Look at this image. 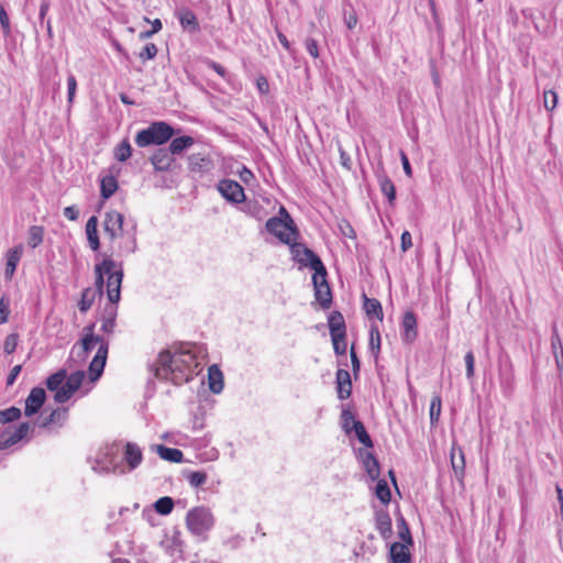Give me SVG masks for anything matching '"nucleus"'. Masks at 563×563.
<instances>
[{"label": "nucleus", "mask_w": 563, "mask_h": 563, "mask_svg": "<svg viewBox=\"0 0 563 563\" xmlns=\"http://www.w3.org/2000/svg\"><path fill=\"white\" fill-rule=\"evenodd\" d=\"M451 462H452V467L455 472V474L459 476H463L464 475V470H465V459H464V454L462 451H460V456L459 459H456V456L454 455V453L451 454Z\"/></svg>", "instance_id": "obj_51"}, {"label": "nucleus", "mask_w": 563, "mask_h": 563, "mask_svg": "<svg viewBox=\"0 0 563 563\" xmlns=\"http://www.w3.org/2000/svg\"><path fill=\"white\" fill-rule=\"evenodd\" d=\"M376 497L382 501V504L387 505L390 503L391 499V493L389 489V486L385 479H379L377 482L376 488H375Z\"/></svg>", "instance_id": "obj_45"}, {"label": "nucleus", "mask_w": 563, "mask_h": 563, "mask_svg": "<svg viewBox=\"0 0 563 563\" xmlns=\"http://www.w3.org/2000/svg\"><path fill=\"white\" fill-rule=\"evenodd\" d=\"M377 179L380 191L387 197L388 203L394 206L396 201V187L393 180L384 172L377 173Z\"/></svg>", "instance_id": "obj_26"}, {"label": "nucleus", "mask_w": 563, "mask_h": 563, "mask_svg": "<svg viewBox=\"0 0 563 563\" xmlns=\"http://www.w3.org/2000/svg\"><path fill=\"white\" fill-rule=\"evenodd\" d=\"M345 336L346 335H342L339 338L336 335L334 336H331V340H332V344H333V350H334V353L336 355H343L346 353V342H345Z\"/></svg>", "instance_id": "obj_55"}, {"label": "nucleus", "mask_w": 563, "mask_h": 563, "mask_svg": "<svg viewBox=\"0 0 563 563\" xmlns=\"http://www.w3.org/2000/svg\"><path fill=\"white\" fill-rule=\"evenodd\" d=\"M208 383L209 389L213 394H220L223 390V374L218 367V365L213 364L208 368Z\"/></svg>", "instance_id": "obj_27"}, {"label": "nucleus", "mask_w": 563, "mask_h": 563, "mask_svg": "<svg viewBox=\"0 0 563 563\" xmlns=\"http://www.w3.org/2000/svg\"><path fill=\"white\" fill-rule=\"evenodd\" d=\"M173 156L174 154H172L169 150L158 148L151 156V163L153 164L155 170L167 172L172 168L175 162Z\"/></svg>", "instance_id": "obj_19"}, {"label": "nucleus", "mask_w": 563, "mask_h": 563, "mask_svg": "<svg viewBox=\"0 0 563 563\" xmlns=\"http://www.w3.org/2000/svg\"><path fill=\"white\" fill-rule=\"evenodd\" d=\"M343 22L349 30H352L357 24V14L355 9L350 2H344L342 5Z\"/></svg>", "instance_id": "obj_38"}, {"label": "nucleus", "mask_w": 563, "mask_h": 563, "mask_svg": "<svg viewBox=\"0 0 563 563\" xmlns=\"http://www.w3.org/2000/svg\"><path fill=\"white\" fill-rule=\"evenodd\" d=\"M132 155V147L128 139H123L114 148V157L119 162H125Z\"/></svg>", "instance_id": "obj_43"}, {"label": "nucleus", "mask_w": 563, "mask_h": 563, "mask_svg": "<svg viewBox=\"0 0 563 563\" xmlns=\"http://www.w3.org/2000/svg\"><path fill=\"white\" fill-rule=\"evenodd\" d=\"M118 264L110 257L107 256L103 258V261L95 266V274H96V280H95V287L92 288V291H95L99 298L103 295V287H104V275H108L112 269L117 268Z\"/></svg>", "instance_id": "obj_11"}, {"label": "nucleus", "mask_w": 563, "mask_h": 563, "mask_svg": "<svg viewBox=\"0 0 563 563\" xmlns=\"http://www.w3.org/2000/svg\"><path fill=\"white\" fill-rule=\"evenodd\" d=\"M107 280V296L111 303H118L121 298V284L123 279L122 264H119V269H112L108 273Z\"/></svg>", "instance_id": "obj_10"}, {"label": "nucleus", "mask_w": 563, "mask_h": 563, "mask_svg": "<svg viewBox=\"0 0 563 563\" xmlns=\"http://www.w3.org/2000/svg\"><path fill=\"white\" fill-rule=\"evenodd\" d=\"M44 238V229L41 225H32L29 230V245L32 249L37 247Z\"/></svg>", "instance_id": "obj_46"}, {"label": "nucleus", "mask_w": 563, "mask_h": 563, "mask_svg": "<svg viewBox=\"0 0 563 563\" xmlns=\"http://www.w3.org/2000/svg\"><path fill=\"white\" fill-rule=\"evenodd\" d=\"M217 190L228 202L233 205L241 203L246 198L243 187L233 179H221L217 184Z\"/></svg>", "instance_id": "obj_9"}, {"label": "nucleus", "mask_w": 563, "mask_h": 563, "mask_svg": "<svg viewBox=\"0 0 563 563\" xmlns=\"http://www.w3.org/2000/svg\"><path fill=\"white\" fill-rule=\"evenodd\" d=\"M97 297L98 295L95 291H92V287L85 288L81 292V298L78 302V308L80 312H87L93 305V301L96 300Z\"/></svg>", "instance_id": "obj_40"}, {"label": "nucleus", "mask_w": 563, "mask_h": 563, "mask_svg": "<svg viewBox=\"0 0 563 563\" xmlns=\"http://www.w3.org/2000/svg\"><path fill=\"white\" fill-rule=\"evenodd\" d=\"M206 64L209 68L213 69L222 78L227 77V74H228L227 69L219 63L211 60V59H207Z\"/></svg>", "instance_id": "obj_62"}, {"label": "nucleus", "mask_w": 563, "mask_h": 563, "mask_svg": "<svg viewBox=\"0 0 563 563\" xmlns=\"http://www.w3.org/2000/svg\"><path fill=\"white\" fill-rule=\"evenodd\" d=\"M375 528L384 540L391 538V518L386 509L375 508Z\"/></svg>", "instance_id": "obj_16"}, {"label": "nucleus", "mask_w": 563, "mask_h": 563, "mask_svg": "<svg viewBox=\"0 0 563 563\" xmlns=\"http://www.w3.org/2000/svg\"><path fill=\"white\" fill-rule=\"evenodd\" d=\"M66 377H67V372L64 368L52 374L51 376H48L46 378L47 389L51 391L57 393V390L63 386V383L65 382Z\"/></svg>", "instance_id": "obj_37"}, {"label": "nucleus", "mask_w": 563, "mask_h": 563, "mask_svg": "<svg viewBox=\"0 0 563 563\" xmlns=\"http://www.w3.org/2000/svg\"><path fill=\"white\" fill-rule=\"evenodd\" d=\"M207 478H208L207 474L205 472H200V471L191 472L187 476V479L192 487L202 486L203 484H206Z\"/></svg>", "instance_id": "obj_49"}, {"label": "nucleus", "mask_w": 563, "mask_h": 563, "mask_svg": "<svg viewBox=\"0 0 563 563\" xmlns=\"http://www.w3.org/2000/svg\"><path fill=\"white\" fill-rule=\"evenodd\" d=\"M498 379L503 394L510 397L515 389V374L511 360L507 354L498 356Z\"/></svg>", "instance_id": "obj_7"}, {"label": "nucleus", "mask_w": 563, "mask_h": 563, "mask_svg": "<svg viewBox=\"0 0 563 563\" xmlns=\"http://www.w3.org/2000/svg\"><path fill=\"white\" fill-rule=\"evenodd\" d=\"M363 465L372 481H375L379 477L380 467L378 460L371 452H367L363 457Z\"/></svg>", "instance_id": "obj_34"}, {"label": "nucleus", "mask_w": 563, "mask_h": 563, "mask_svg": "<svg viewBox=\"0 0 563 563\" xmlns=\"http://www.w3.org/2000/svg\"><path fill=\"white\" fill-rule=\"evenodd\" d=\"M124 216L115 210L106 212L103 231H123Z\"/></svg>", "instance_id": "obj_28"}, {"label": "nucleus", "mask_w": 563, "mask_h": 563, "mask_svg": "<svg viewBox=\"0 0 563 563\" xmlns=\"http://www.w3.org/2000/svg\"><path fill=\"white\" fill-rule=\"evenodd\" d=\"M305 45L310 56H312L313 58L319 57L318 42L314 38L308 37L305 42Z\"/></svg>", "instance_id": "obj_59"}, {"label": "nucleus", "mask_w": 563, "mask_h": 563, "mask_svg": "<svg viewBox=\"0 0 563 563\" xmlns=\"http://www.w3.org/2000/svg\"><path fill=\"white\" fill-rule=\"evenodd\" d=\"M31 430L30 422H22L13 432L0 434V451L7 450L24 439Z\"/></svg>", "instance_id": "obj_15"}, {"label": "nucleus", "mask_w": 563, "mask_h": 563, "mask_svg": "<svg viewBox=\"0 0 563 563\" xmlns=\"http://www.w3.org/2000/svg\"><path fill=\"white\" fill-rule=\"evenodd\" d=\"M352 430L355 432V435L357 440L365 446V448H373L374 443L372 438L369 437L368 432L366 431L364 424L362 421H354V424L352 426Z\"/></svg>", "instance_id": "obj_39"}, {"label": "nucleus", "mask_w": 563, "mask_h": 563, "mask_svg": "<svg viewBox=\"0 0 563 563\" xmlns=\"http://www.w3.org/2000/svg\"><path fill=\"white\" fill-rule=\"evenodd\" d=\"M551 350L560 377L563 376V343L555 327L551 335Z\"/></svg>", "instance_id": "obj_22"}, {"label": "nucleus", "mask_w": 563, "mask_h": 563, "mask_svg": "<svg viewBox=\"0 0 563 563\" xmlns=\"http://www.w3.org/2000/svg\"><path fill=\"white\" fill-rule=\"evenodd\" d=\"M195 143L194 137L188 135H183L179 137H175L172 140L169 144V152L174 155H180L183 152L188 150Z\"/></svg>", "instance_id": "obj_33"}, {"label": "nucleus", "mask_w": 563, "mask_h": 563, "mask_svg": "<svg viewBox=\"0 0 563 563\" xmlns=\"http://www.w3.org/2000/svg\"><path fill=\"white\" fill-rule=\"evenodd\" d=\"M407 543L394 542L389 548V556L393 563H411V555Z\"/></svg>", "instance_id": "obj_23"}, {"label": "nucleus", "mask_w": 563, "mask_h": 563, "mask_svg": "<svg viewBox=\"0 0 563 563\" xmlns=\"http://www.w3.org/2000/svg\"><path fill=\"white\" fill-rule=\"evenodd\" d=\"M397 528H398V536L401 539V541L409 545H412L413 540L411 537V532H410L409 526L402 515H399V517L397 518Z\"/></svg>", "instance_id": "obj_42"}, {"label": "nucleus", "mask_w": 563, "mask_h": 563, "mask_svg": "<svg viewBox=\"0 0 563 563\" xmlns=\"http://www.w3.org/2000/svg\"><path fill=\"white\" fill-rule=\"evenodd\" d=\"M306 253L310 257V268L314 271L312 284L316 300L320 303L322 309H329L332 305V292L327 280V268L314 252L307 251Z\"/></svg>", "instance_id": "obj_3"}, {"label": "nucleus", "mask_w": 563, "mask_h": 563, "mask_svg": "<svg viewBox=\"0 0 563 563\" xmlns=\"http://www.w3.org/2000/svg\"><path fill=\"white\" fill-rule=\"evenodd\" d=\"M442 399L440 395H434L430 404V422L435 424L441 415Z\"/></svg>", "instance_id": "obj_47"}, {"label": "nucleus", "mask_w": 563, "mask_h": 563, "mask_svg": "<svg viewBox=\"0 0 563 563\" xmlns=\"http://www.w3.org/2000/svg\"><path fill=\"white\" fill-rule=\"evenodd\" d=\"M122 460L128 464L126 473L135 470L143 460V454L140 446L135 443L128 442L125 444L124 457Z\"/></svg>", "instance_id": "obj_21"}, {"label": "nucleus", "mask_w": 563, "mask_h": 563, "mask_svg": "<svg viewBox=\"0 0 563 563\" xmlns=\"http://www.w3.org/2000/svg\"><path fill=\"white\" fill-rule=\"evenodd\" d=\"M350 355H351V364H352L353 374L355 377H357L360 369H361V362H360V358L354 350V345H352V347H351Z\"/></svg>", "instance_id": "obj_60"}, {"label": "nucleus", "mask_w": 563, "mask_h": 563, "mask_svg": "<svg viewBox=\"0 0 563 563\" xmlns=\"http://www.w3.org/2000/svg\"><path fill=\"white\" fill-rule=\"evenodd\" d=\"M288 245L290 246V252L294 256V260L303 266L310 267V257L307 255L306 252L307 251L313 252V251L311 249L307 247L302 243L290 242Z\"/></svg>", "instance_id": "obj_31"}, {"label": "nucleus", "mask_w": 563, "mask_h": 563, "mask_svg": "<svg viewBox=\"0 0 563 563\" xmlns=\"http://www.w3.org/2000/svg\"><path fill=\"white\" fill-rule=\"evenodd\" d=\"M86 374L84 371H76L66 377L63 386L55 393L54 400L64 404L80 388Z\"/></svg>", "instance_id": "obj_8"}, {"label": "nucleus", "mask_w": 563, "mask_h": 563, "mask_svg": "<svg viewBox=\"0 0 563 563\" xmlns=\"http://www.w3.org/2000/svg\"><path fill=\"white\" fill-rule=\"evenodd\" d=\"M465 365H466V377L468 379L474 376V366H475V356L472 351H468L464 356Z\"/></svg>", "instance_id": "obj_58"}, {"label": "nucleus", "mask_w": 563, "mask_h": 563, "mask_svg": "<svg viewBox=\"0 0 563 563\" xmlns=\"http://www.w3.org/2000/svg\"><path fill=\"white\" fill-rule=\"evenodd\" d=\"M117 303H111L109 301V303L104 307L103 309V313H102V318L103 319H108V320H115L117 318Z\"/></svg>", "instance_id": "obj_61"}, {"label": "nucleus", "mask_w": 563, "mask_h": 563, "mask_svg": "<svg viewBox=\"0 0 563 563\" xmlns=\"http://www.w3.org/2000/svg\"><path fill=\"white\" fill-rule=\"evenodd\" d=\"M22 254H23V245L22 244H19L8 251L5 271H4L5 278L10 279L13 276V274L16 269V266L22 257Z\"/></svg>", "instance_id": "obj_25"}, {"label": "nucleus", "mask_w": 563, "mask_h": 563, "mask_svg": "<svg viewBox=\"0 0 563 563\" xmlns=\"http://www.w3.org/2000/svg\"><path fill=\"white\" fill-rule=\"evenodd\" d=\"M46 400V393L42 387H34L31 389L25 399L24 415L32 417L40 411Z\"/></svg>", "instance_id": "obj_12"}, {"label": "nucleus", "mask_w": 563, "mask_h": 563, "mask_svg": "<svg viewBox=\"0 0 563 563\" xmlns=\"http://www.w3.org/2000/svg\"><path fill=\"white\" fill-rule=\"evenodd\" d=\"M336 393L340 400L347 399L352 394V380L349 371L339 368L335 374Z\"/></svg>", "instance_id": "obj_18"}, {"label": "nucleus", "mask_w": 563, "mask_h": 563, "mask_svg": "<svg viewBox=\"0 0 563 563\" xmlns=\"http://www.w3.org/2000/svg\"><path fill=\"white\" fill-rule=\"evenodd\" d=\"M19 335L16 333H11L5 338L3 350L7 354H11L15 351L18 346Z\"/></svg>", "instance_id": "obj_57"}, {"label": "nucleus", "mask_w": 563, "mask_h": 563, "mask_svg": "<svg viewBox=\"0 0 563 563\" xmlns=\"http://www.w3.org/2000/svg\"><path fill=\"white\" fill-rule=\"evenodd\" d=\"M68 417L66 408L54 409L44 420L41 422V428H47L51 424L59 423L60 426L65 422Z\"/></svg>", "instance_id": "obj_35"}, {"label": "nucleus", "mask_w": 563, "mask_h": 563, "mask_svg": "<svg viewBox=\"0 0 563 563\" xmlns=\"http://www.w3.org/2000/svg\"><path fill=\"white\" fill-rule=\"evenodd\" d=\"M98 219L96 216H92L88 219L86 223V234L89 246L92 251H98L100 247V241L98 236Z\"/></svg>", "instance_id": "obj_30"}, {"label": "nucleus", "mask_w": 563, "mask_h": 563, "mask_svg": "<svg viewBox=\"0 0 563 563\" xmlns=\"http://www.w3.org/2000/svg\"><path fill=\"white\" fill-rule=\"evenodd\" d=\"M154 508L159 515L167 516L174 509V500L168 496L161 497L155 501Z\"/></svg>", "instance_id": "obj_44"}, {"label": "nucleus", "mask_w": 563, "mask_h": 563, "mask_svg": "<svg viewBox=\"0 0 563 563\" xmlns=\"http://www.w3.org/2000/svg\"><path fill=\"white\" fill-rule=\"evenodd\" d=\"M0 24L2 27L3 35L7 37L11 34V24L9 15L2 4H0Z\"/></svg>", "instance_id": "obj_56"}, {"label": "nucleus", "mask_w": 563, "mask_h": 563, "mask_svg": "<svg viewBox=\"0 0 563 563\" xmlns=\"http://www.w3.org/2000/svg\"><path fill=\"white\" fill-rule=\"evenodd\" d=\"M158 48L154 43H147L140 52L139 57L145 62L153 59L157 55Z\"/></svg>", "instance_id": "obj_53"}, {"label": "nucleus", "mask_w": 563, "mask_h": 563, "mask_svg": "<svg viewBox=\"0 0 563 563\" xmlns=\"http://www.w3.org/2000/svg\"><path fill=\"white\" fill-rule=\"evenodd\" d=\"M175 134L174 128L164 121L152 122L146 129L137 132L135 144L139 147L151 145H163L167 143Z\"/></svg>", "instance_id": "obj_4"}, {"label": "nucleus", "mask_w": 563, "mask_h": 563, "mask_svg": "<svg viewBox=\"0 0 563 563\" xmlns=\"http://www.w3.org/2000/svg\"><path fill=\"white\" fill-rule=\"evenodd\" d=\"M279 214L280 217L269 218L265 223V228L280 242L288 245L291 242V235H298V230L285 207H280Z\"/></svg>", "instance_id": "obj_5"}, {"label": "nucleus", "mask_w": 563, "mask_h": 563, "mask_svg": "<svg viewBox=\"0 0 563 563\" xmlns=\"http://www.w3.org/2000/svg\"><path fill=\"white\" fill-rule=\"evenodd\" d=\"M181 27L189 33H198L200 24L196 14L187 8H180L175 12Z\"/></svg>", "instance_id": "obj_17"}, {"label": "nucleus", "mask_w": 563, "mask_h": 563, "mask_svg": "<svg viewBox=\"0 0 563 563\" xmlns=\"http://www.w3.org/2000/svg\"><path fill=\"white\" fill-rule=\"evenodd\" d=\"M122 445L119 442L104 444L97 452L92 471L100 475H123L126 474V467L121 457Z\"/></svg>", "instance_id": "obj_2"}, {"label": "nucleus", "mask_w": 563, "mask_h": 563, "mask_svg": "<svg viewBox=\"0 0 563 563\" xmlns=\"http://www.w3.org/2000/svg\"><path fill=\"white\" fill-rule=\"evenodd\" d=\"M155 449L158 455L165 461L180 463L184 459V454L179 449L168 448L162 444L155 445Z\"/></svg>", "instance_id": "obj_32"}, {"label": "nucleus", "mask_w": 563, "mask_h": 563, "mask_svg": "<svg viewBox=\"0 0 563 563\" xmlns=\"http://www.w3.org/2000/svg\"><path fill=\"white\" fill-rule=\"evenodd\" d=\"M328 327L331 336L346 335V324L343 314L340 311H332L328 317Z\"/></svg>", "instance_id": "obj_24"}, {"label": "nucleus", "mask_w": 563, "mask_h": 563, "mask_svg": "<svg viewBox=\"0 0 563 563\" xmlns=\"http://www.w3.org/2000/svg\"><path fill=\"white\" fill-rule=\"evenodd\" d=\"M63 213L70 221H76L79 218V210L76 206L64 208Z\"/></svg>", "instance_id": "obj_64"}, {"label": "nucleus", "mask_w": 563, "mask_h": 563, "mask_svg": "<svg viewBox=\"0 0 563 563\" xmlns=\"http://www.w3.org/2000/svg\"><path fill=\"white\" fill-rule=\"evenodd\" d=\"M77 90V80L73 74H69L67 77V102L69 106L73 104L74 98Z\"/></svg>", "instance_id": "obj_54"}, {"label": "nucleus", "mask_w": 563, "mask_h": 563, "mask_svg": "<svg viewBox=\"0 0 563 563\" xmlns=\"http://www.w3.org/2000/svg\"><path fill=\"white\" fill-rule=\"evenodd\" d=\"M342 428L346 433L352 431V426L354 424L355 418L352 411L349 409H343L341 412Z\"/></svg>", "instance_id": "obj_52"}, {"label": "nucleus", "mask_w": 563, "mask_h": 563, "mask_svg": "<svg viewBox=\"0 0 563 563\" xmlns=\"http://www.w3.org/2000/svg\"><path fill=\"white\" fill-rule=\"evenodd\" d=\"M196 366V356L190 351L172 354L170 351L163 350L150 369L156 378L169 379L174 385H181L192 378Z\"/></svg>", "instance_id": "obj_1"}, {"label": "nucleus", "mask_w": 563, "mask_h": 563, "mask_svg": "<svg viewBox=\"0 0 563 563\" xmlns=\"http://www.w3.org/2000/svg\"><path fill=\"white\" fill-rule=\"evenodd\" d=\"M104 234L108 236V239L111 242L110 246V257L114 254L117 255H124V254H131L134 253L136 250V239L133 236L131 240L124 243V245H119L118 249L114 246V242L117 239L123 236V231H104Z\"/></svg>", "instance_id": "obj_14"}, {"label": "nucleus", "mask_w": 563, "mask_h": 563, "mask_svg": "<svg viewBox=\"0 0 563 563\" xmlns=\"http://www.w3.org/2000/svg\"><path fill=\"white\" fill-rule=\"evenodd\" d=\"M402 340L406 343H412L418 335L417 317L412 311H406L401 322Z\"/></svg>", "instance_id": "obj_20"}, {"label": "nucleus", "mask_w": 563, "mask_h": 563, "mask_svg": "<svg viewBox=\"0 0 563 563\" xmlns=\"http://www.w3.org/2000/svg\"><path fill=\"white\" fill-rule=\"evenodd\" d=\"M108 356V344L99 345L98 351L89 364V378L96 382L103 373Z\"/></svg>", "instance_id": "obj_13"}, {"label": "nucleus", "mask_w": 563, "mask_h": 563, "mask_svg": "<svg viewBox=\"0 0 563 563\" xmlns=\"http://www.w3.org/2000/svg\"><path fill=\"white\" fill-rule=\"evenodd\" d=\"M214 525V518L211 510L200 506L190 509L186 515V526L195 536H202Z\"/></svg>", "instance_id": "obj_6"}, {"label": "nucleus", "mask_w": 563, "mask_h": 563, "mask_svg": "<svg viewBox=\"0 0 563 563\" xmlns=\"http://www.w3.org/2000/svg\"><path fill=\"white\" fill-rule=\"evenodd\" d=\"M363 300L364 305L363 308L365 310L366 316L369 319H377L379 321L383 320L384 313H383V307L378 299L376 298H368L365 294H363Z\"/></svg>", "instance_id": "obj_29"}, {"label": "nucleus", "mask_w": 563, "mask_h": 563, "mask_svg": "<svg viewBox=\"0 0 563 563\" xmlns=\"http://www.w3.org/2000/svg\"><path fill=\"white\" fill-rule=\"evenodd\" d=\"M369 350L377 360L380 352V333L376 324H372L369 329Z\"/></svg>", "instance_id": "obj_41"}, {"label": "nucleus", "mask_w": 563, "mask_h": 563, "mask_svg": "<svg viewBox=\"0 0 563 563\" xmlns=\"http://www.w3.org/2000/svg\"><path fill=\"white\" fill-rule=\"evenodd\" d=\"M543 104L548 111H553L558 104V95L553 90H545L543 92Z\"/></svg>", "instance_id": "obj_50"}, {"label": "nucleus", "mask_w": 563, "mask_h": 563, "mask_svg": "<svg viewBox=\"0 0 563 563\" xmlns=\"http://www.w3.org/2000/svg\"><path fill=\"white\" fill-rule=\"evenodd\" d=\"M401 251L406 252L412 246V238L408 231H404L400 238Z\"/></svg>", "instance_id": "obj_63"}, {"label": "nucleus", "mask_w": 563, "mask_h": 563, "mask_svg": "<svg viewBox=\"0 0 563 563\" xmlns=\"http://www.w3.org/2000/svg\"><path fill=\"white\" fill-rule=\"evenodd\" d=\"M118 189V181L114 176H104L100 184V195L102 199H109Z\"/></svg>", "instance_id": "obj_36"}, {"label": "nucleus", "mask_w": 563, "mask_h": 563, "mask_svg": "<svg viewBox=\"0 0 563 563\" xmlns=\"http://www.w3.org/2000/svg\"><path fill=\"white\" fill-rule=\"evenodd\" d=\"M21 410L14 406L7 408L4 410H0V423L5 424L15 421L21 417Z\"/></svg>", "instance_id": "obj_48"}]
</instances>
